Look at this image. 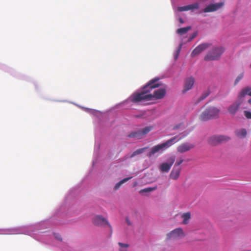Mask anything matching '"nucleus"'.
Masks as SVG:
<instances>
[{"label": "nucleus", "instance_id": "obj_1", "mask_svg": "<svg viewBox=\"0 0 251 251\" xmlns=\"http://www.w3.org/2000/svg\"><path fill=\"white\" fill-rule=\"evenodd\" d=\"M158 78H154L150 80L148 83L142 87L140 92H135L132 93L125 101L124 103L132 102L138 103L142 101H149L163 99L166 95V90L160 88L151 92L153 89L161 86L162 83L159 81Z\"/></svg>", "mask_w": 251, "mask_h": 251}, {"label": "nucleus", "instance_id": "obj_2", "mask_svg": "<svg viewBox=\"0 0 251 251\" xmlns=\"http://www.w3.org/2000/svg\"><path fill=\"white\" fill-rule=\"evenodd\" d=\"M181 138H182L178 139L177 136H175L164 143L153 146L147 154V156L151 157L157 152H162L164 150L168 149L169 147L179 141Z\"/></svg>", "mask_w": 251, "mask_h": 251}, {"label": "nucleus", "instance_id": "obj_3", "mask_svg": "<svg viewBox=\"0 0 251 251\" xmlns=\"http://www.w3.org/2000/svg\"><path fill=\"white\" fill-rule=\"evenodd\" d=\"M220 110L215 106L207 108L200 116V119L202 121H206L211 119L219 117Z\"/></svg>", "mask_w": 251, "mask_h": 251}, {"label": "nucleus", "instance_id": "obj_4", "mask_svg": "<svg viewBox=\"0 0 251 251\" xmlns=\"http://www.w3.org/2000/svg\"><path fill=\"white\" fill-rule=\"evenodd\" d=\"M224 51L225 49L223 47L214 48L207 53L204 59L207 61L218 60Z\"/></svg>", "mask_w": 251, "mask_h": 251}, {"label": "nucleus", "instance_id": "obj_5", "mask_svg": "<svg viewBox=\"0 0 251 251\" xmlns=\"http://www.w3.org/2000/svg\"><path fill=\"white\" fill-rule=\"evenodd\" d=\"M245 99L240 91L238 93L237 100L228 107V112L232 115H235L239 110L240 106L244 102Z\"/></svg>", "mask_w": 251, "mask_h": 251}, {"label": "nucleus", "instance_id": "obj_6", "mask_svg": "<svg viewBox=\"0 0 251 251\" xmlns=\"http://www.w3.org/2000/svg\"><path fill=\"white\" fill-rule=\"evenodd\" d=\"M185 236V234L181 228H176L166 235L167 240H176L180 239Z\"/></svg>", "mask_w": 251, "mask_h": 251}, {"label": "nucleus", "instance_id": "obj_7", "mask_svg": "<svg viewBox=\"0 0 251 251\" xmlns=\"http://www.w3.org/2000/svg\"><path fill=\"white\" fill-rule=\"evenodd\" d=\"M152 126H146L141 129L132 132L128 135L130 138H134L137 139H141L145 137V136L151 130Z\"/></svg>", "mask_w": 251, "mask_h": 251}, {"label": "nucleus", "instance_id": "obj_8", "mask_svg": "<svg viewBox=\"0 0 251 251\" xmlns=\"http://www.w3.org/2000/svg\"><path fill=\"white\" fill-rule=\"evenodd\" d=\"M176 160L175 155H172L168 158L166 162H163L159 166V169L161 172L168 173Z\"/></svg>", "mask_w": 251, "mask_h": 251}, {"label": "nucleus", "instance_id": "obj_9", "mask_svg": "<svg viewBox=\"0 0 251 251\" xmlns=\"http://www.w3.org/2000/svg\"><path fill=\"white\" fill-rule=\"evenodd\" d=\"M93 224L98 226H102L104 224L107 225L110 228L111 226L108 222L102 216L97 215L94 217L93 220Z\"/></svg>", "mask_w": 251, "mask_h": 251}, {"label": "nucleus", "instance_id": "obj_10", "mask_svg": "<svg viewBox=\"0 0 251 251\" xmlns=\"http://www.w3.org/2000/svg\"><path fill=\"white\" fill-rule=\"evenodd\" d=\"M210 46V44L208 43H203L200 44L197 47H196L192 51L191 53L192 57H194L196 55H199L202 51L204 50Z\"/></svg>", "mask_w": 251, "mask_h": 251}, {"label": "nucleus", "instance_id": "obj_11", "mask_svg": "<svg viewBox=\"0 0 251 251\" xmlns=\"http://www.w3.org/2000/svg\"><path fill=\"white\" fill-rule=\"evenodd\" d=\"M224 5L223 2H219L216 3L210 4L207 6L204 9V12H211L217 10Z\"/></svg>", "mask_w": 251, "mask_h": 251}, {"label": "nucleus", "instance_id": "obj_12", "mask_svg": "<svg viewBox=\"0 0 251 251\" xmlns=\"http://www.w3.org/2000/svg\"><path fill=\"white\" fill-rule=\"evenodd\" d=\"M181 170V169L180 167L174 166L170 174V178L174 180L178 179L180 175Z\"/></svg>", "mask_w": 251, "mask_h": 251}, {"label": "nucleus", "instance_id": "obj_13", "mask_svg": "<svg viewBox=\"0 0 251 251\" xmlns=\"http://www.w3.org/2000/svg\"><path fill=\"white\" fill-rule=\"evenodd\" d=\"M199 8V4L198 3H194L192 4H189L183 6H179L177 7V11L179 12L188 11V10H194L195 9H198Z\"/></svg>", "mask_w": 251, "mask_h": 251}, {"label": "nucleus", "instance_id": "obj_14", "mask_svg": "<svg viewBox=\"0 0 251 251\" xmlns=\"http://www.w3.org/2000/svg\"><path fill=\"white\" fill-rule=\"evenodd\" d=\"M195 79L193 77H190L186 78L185 80L184 85V89L183 90V92H186L190 90H191L194 84Z\"/></svg>", "mask_w": 251, "mask_h": 251}, {"label": "nucleus", "instance_id": "obj_15", "mask_svg": "<svg viewBox=\"0 0 251 251\" xmlns=\"http://www.w3.org/2000/svg\"><path fill=\"white\" fill-rule=\"evenodd\" d=\"M194 147V146L193 145L188 143H185L178 146L177 151L179 153H183L190 150Z\"/></svg>", "mask_w": 251, "mask_h": 251}, {"label": "nucleus", "instance_id": "obj_16", "mask_svg": "<svg viewBox=\"0 0 251 251\" xmlns=\"http://www.w3.org/2000/svg\"><path fill=\"white\" fill-rule=\"evenodd\" d=\"M183 219V224L186 225L189 223V220L191 219V213L189 212L183 213L181 216Z\"/></svg>", "mask_w": 251, "mask_h": 251}, {"label": "nucleus", "instance_id": "obj_17", "mask_svg": "<svg viewBox=\"0 0 251 251\" xmlns=\"http://www.w3.org/2000/svg\"><path fill=\"white\" fill-rule=\"evenodd\" d=\"M240 92L246 99L247 95L251 96V87L249 86L243 88Z\"/></svg>", "mask_w": 251, "mask_h": 251}, {"label": "nucleus", "instance_id": "obj_18", "mask_svg": "<svg viewBox=\"0 0 251 251\" xmlns=\"http://www.w3.org/2000/svg\"><path fill=\"white\" fill-rule=\"evenodd\" d=\"M235 134L236 136L238 137L245 138L247 134V132L246 129L242 128L240 130L236 131Z\"/></svg>", "mask_w": 251, "mask_h": 251}, {"label": "nucleus", "instance_id": "obj_19", "mask_svg": "<svg viewBox=\"0 0 251 251\" xmlns=\"http://www.w3.org/2000/svg\"><path fill=\"white\" fill-rule=\"evenodd\" d=\"M216 137L219 144L227 142L230 140V138L229 137L225 135H217L216 136Z\"/></svg>", "mask_w": 251, "mask_h": 251}, {"label": "nucleus", "instance_id": "obj_20", "mask_svg": "<svg viewBox=\"0 0 251 251\" xmlns=\"http://www.w3.org/2000/svg\"><path fill=\"white\" fill-rule=\"evenodd\" d=\"M132 178V177H126V178H125L124 179H123L122 180H121V181H120L119 182H118L116 184V185H115L114 186V190H118V189L120 188V187L121 186V185L124 184V183H125L128 180H129V179H130L131 178Z\"/></svg>", "mask_w": 251, "mask_h": 251}, {"label": "nucleus", "instance_id": "obj_21", "mask_svg": "<svg viewBox=\"0 0 251 251\" xmlns=\"http://www.w3.org/2000/svg\"><path fill=\"white\" fill-rule=\"evenodd\" d=\"M148 149V147H145L144 148L138 149L132 153V154L130 156V157L132 158L137 155L143 153Z\"/></svg>", "mask_w": 251, "mask_h": 251}, {"label": "nucleus", "instance_id": "obj_22", "mask_svg": "<svg viewBox=\"0 0 251 251\" xmlns=\"http://www.w3.org/2000/svg\"><path fill=\"white\" fill-rule=\"evenodd\" d=\"M191 27L190 26L180 28L177 30L176 32L178 34L183 35L186 33L190 29H191Z\"/></svg>", "mask_w": 251, "mask_h": 251}, {"label": "nucleus", "instance_id": "obj_23", "mask_svg": "<svg viewBox=\"0 0 251 251\" xmlns=\"http://www.w3.org/2000/svg\"><path fill=\"white\" fill-rule=\"evenodd\" d=\"M208 143L212 146H215L219 144L216 137V135L210 137L208 140Z\"/></svg>", "mask_w": 251, "mask_h": 251}, {"label": "nucleus", "instance_id": "obj_24", "mask_svg": "<svg viewBox=\"0 0 251 251\" xmlns=\"http://www.w3.org/2000/svg\"><path fill=\"white\" fill-rule=\"evenodd\" d=\"M156 189V187H149V188H145V189L141 190L140 191V193H142L150 192L151 191L155 190Z\"/></svg>", "mask_w": 251, "mask_h": 251}, {"label": "nucleus", "instance_id": "obj_25", "mask_svg": "<svg viewBox=\"0 0 251 251\" xmlns=\"http://www.w3.org/2000/svg\"><path fill=\"white\" fill-rule=\"evenodd\" d=\"M244 77V73H242L240 74L237 78H236L235 82H234V85H237L239 82Z\"/></svg>", "mask_w": 251, "mask_h": 251}, {"label": "nucleus", "instance_id": "obj_26", "mask_svg": "<svg viewBox=\"0 0 251 251\" xmlns=\"http://www.w3.org/2000/svg\"><path fill=\"white\" fill-rule=\"evenodd\" d=\"M181 48H182V44H180L179 46H178V47L177 48V50H176V52L175 53V54H174V57H175V60H176L177 58V57L179 54V53L180 52Z\"/></svg>", "mask_w": 251, "mask_h": 251}, {"label": "nucleus", "instance_id": "obj_27", "mask_svg": "<svg viewBox=\"0 0 251 251\" xmlns=\"http://www.w3.org/2000/svg\"><path fill=\"white\" fill-rule=\"evenodd\" d=\"M209 95V92H206L204 93H203L201 96L199 100H203L204 99H205L208 95Z\"/></svg>", "mask_w": 251, "mask_h": 251}, {"label": "nucleus", "instance_id": "obj_28", "mask_svg": "<svg viewBox=\"0 0 251 251\" xmlns=\"http://www.w3.org/2000/svg\"><path fill=\"white\" fill-rule=\"evenodd\" d=\"M244 115L245 117L248 119H251V112L248 111H244Z\"/></svg>", "mask_w": 251, "mask_h": 251}, {"label": "nucleus", "instance_id": "obj_29", "mask_svg": "<svg viewBox=\"0 0 251 251\" xmlns=\"http://www.w3.org/2000/svg\"><path fill=\"white\" fill-rule=\"evenodd\" d=\"M118 244L121 248H123V249H126V248H127L129 246L128 244H124L120 242H119Z\"/></svg>", "mask_w": 251, "mask_h": 251}, {"label": "nucleus", "instance_id": "obj_30", "mask_svg": "<svg viewBox=\"0 0 251 251\" xmlns=\"http://www.w3.org/2000/svg\"><path fill=\"white\" fill-rule=\"evenodd\" d=\"M183 162V159H180L179 161L176 162L174 166L179 167V166Z\"/></svg>", "mask_w": 251, "mask_h": 251}, {"label": "nucleus", "instance_id": "obj_31", "mask_svg": "<svg viewBox=\"0 0 251 251\" xmlns=\"http://www.w3.org/2000/svg\"><path fill=\"white\" fill-rule=\"evenodd\" d=\"M197 35V33L196 32L193 33V34L189 37V41H191V40H192L194 38L196 37Z\"/></svg>", "mask_w": 251, "mask_h": 251}, {"label": "nucleus", "instance_id": "obj_32", "mask_svg": "<svg viewBox=\"0 0 251 251\" xmlns=\"http://www.w3.org/2000/svg\"><path fill=\"white\" fill-rule=\"evenodd\" d=\"M126 221L127 223V224L128 225V226H131V223L130 222L129 219H128V217H126Z\"/></svg>", "mask_w": 251, "mask_h": 251}, {"label": "nucleus", "instance_id": "obj_33", "mask_svg": "<svg viewBox=\"0 0 251 251\" xmlns=\"http://www.w3.org/2000/svg\"><path fill=\"white\" fill-rule=\"evenodd\" d=\"M181 124H179L178 125H176V126H174L173 128V130L177 129L181 126Z\"/></svg>", "mask_w": 251, "mask_h": 251}, {"label": "nucleus", "instance_id": "obj_34", "mask_svg": "<svg viewBox=\"0 0 251 251\" xmlns=\"http://www.w3.org/2000/svg\"><path fill=\"white\" fill-rule=\"evenodd\" d=\"M248 102L249 103H250L251 105V98H250L248 99Z\"/></svg>", "mask_w": 251, "mask_h": 251}, {"label": "nucleus", "instance_id": "obj_35", "mask_svg": "<svg viewBox=\"0 0 251 251\" xmlns=\"http://www.w3.org/2000/svg\"><path fill=\"white\" fill-rule=\"evenodd\" d=\"M179 22L181 23H183V20L181 18L179 19Z\"/></svg>", "mask_w": 251, "mask_h": 251}, {"label": "nucleus", "instance_id": "obj_36", "mask_svg": "<svg viewBox=\"0 0 251 251\" xmlns=\"http://www.w3.org/2000/svg\"><path fill=\"white\" fill-rule=\"evenodd\" d=\"M119 251H127L126 249H120Z\"/></svg>", "mask_w": 251, "mask_h": 251}]
</instances>
